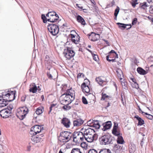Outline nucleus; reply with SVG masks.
<instances>
[{
	"label": "nucleus",
	"instance_id": "f257e3e1",
	"mask_svg": "<svg viewBox=\"0 0 153 153\" xmlns=\"http://www.w3.org/2000/svg\"><path fill=\"white\" fill-rule=\"evenodd\" d=\"M81 130H83L84 134H85V138L88 142H92L93 140H95L96 133L93 135V134L95 132V129L88 128H83Z\"/></svg>",
	"mask_w": 153,
	"mask_h": 153
},
{
	"label": "nucleus",
	"instance_id": "f03ea898",
	"mask_svg": "<svg viewBox=\"0 0 153 153\" xmlns=\"http://www.w3.org/2000/svg\"><path fill=\"white\" fill-rule=\"evenodd\" d=\"M100 144L102 145L112 144L114 141V138L108 134L101 137L99 138Z\"/></svg>",
	"mask_w": 153,
	"mask_h": 153
},
{
	"label": "nucleus",
	"instance_id": "7ed1b4c3",
	"mask_svg": "<svg viewBox=\"0 0 153 153\" xmlns=\"http://www.w3.org/2000/svg\"><path fill=\"white\" fill-rule=\"evenodd\" d=\"M7 92V93H3L2 95V97L3 98H5V97H8L9 98L11 97H13V98L12 100H7V101H5V102L0 104V107H3L6 106L8 104V101H11L15 99L16 94V91H8Z\"/></svg>",
	"mask_w": 153,
	"mask_h": 153
},
{
	"label": "nucleus",
	"instance_id": "20e7f679",
	"mask_svg": "<svg viewBox=\"0 0 153 153\" xmlns=\"http://www.w3.org/2000/svg\"><path fill=\"white\" fill-rule=\"evenodd\" d=\"M96 129H99L100 125L103 126V128L102 129L103 131L110 129L112 125L111 122L110 121H107L104 123H102L101 121L96 120Z\"/></svg>",
	"mask_w": 153,
	"mask_h": 153
},
{
	"label": "nucleus",
	"instance_id": "39448f33",
	"mask_svg": "<svg viewBox=\"0 0 153 153\" xmlns=\"http://www.w3.org/2000/svg\"><path fill=\"white\" fill-rule=\"evenodd\" d=\"M28 109L24 107L19 108L16 113V116L21 120H23L27 113Z\"/></svg>",
	"mask_w": 153,
	"mask_h": 153
},
{
	"label": "nucleus",
	"instance_id": "423d86ee",
	"mask_svg": "<svg viewBox=\"0 0 153 153\" xmlns=\"http://www.w3.org/2000/svg\"><path fill=\"white\" fill-rule=\"evenodd\" d=\"M48 31L53 36H56L59 33V26L56 24H49L48 26Z\"/></svg>",
	"mask_w": 153,
	"mask_h": 153
},
{
	"label": "nucleus",
	"instance_id": "0eeeda50",
	"mask_svg": "<svg viewBox=\"0 0 153 153\" xmlns=\"http://www.w3.org/2000/svg\"><path fill=\"white\" fill-rule=\"evenodd\" d=\"M85 134L82 132H74L73 134V141L77 142L79 141V140L82 141L85 138Z\"/></svg>",
	"mask_w": 153,
	"mask_h": 153
},
{
	"label": "nucleus",
	"instance_id": "6e6552de",
	"mask_svg": "<svg viewBox=\"0 0 153 153\" xmlns=\"http://www.w3.org/2000/svg\"><path fill=\"white\" fill-rule=\"evenodd\" d=\"M61 138L63 142H67L71 138L73 134L67 131H64L61 133Z\"/></svg>",
	"mask_w": 153,
	"mask_h": 153
},
{
	"label": "nucleus",
	"instance_id": "1a4fd4ad",
	"mask_svg": "<svg viewBox=\"0 0 153 153\" xmlns=\"http://www.w3.org/2000/svg\"><path fill=\"white\" fill-rule=\"evenodd\" d=\"M63 53L65 57L68 59H70L73 57L75 54L74 51L70 48L64 50Z\"/></svg>",
	"mask_w": 153,
	"mask_h": 153
},
{
	"label": "nucleus",
	"instance_id": "9d476101",
	"mask_svg": "<svg viewBox=\"0 0 153 153\" xmlns=\"http://www.w3.org/2000/svg\"><path fill=\"white\" fill-rule=\"evenodd\" d=\"M43 129L42 127H41V126L39 125H36L31 128L30 133L31 134L34 135L40 132Z\"/></svg>",
	"mask_w": 153,
	"mask_h": 153
},
{
	"label": "nucleus",
	"instance_id": "9b49d317",
	"mask_svg": "<svg viewBox=\"0 0 153 153\" xmlns=\"http://www.w3.org/2000/svg\"><path fill=\"white\" fill-rule=\"evenodd\" d=\"M81 87L82 91L84 93H85L87 94H85L86 96H87L88 95H91V94L89 93V92L90 91V90L89 87L88 86V85H86L85 82H84L82 84Z\"/></svg>",
	"mask_w": 153,
	"mask_h": 153
},
{
	"label": "nucleus",
	"instance_id": "f8f14e48",
	"mask_svg": "<svg viewBox=\"0 0 153 153\" xmlns=\"http://www.w3.org/2000/svg\"><path fill=\"white\" fill-rule=\"evenodd\" d=\"M61 123L66 128L70 127L71 122L70 120L66 117H64L61 120Z\"/></svg>",
	"mask_w": 153,
	"mask_h": 153
},
{
	"label": "nucleus",
	"instance_id": "ddd939ff",
	"mask_svg": "<svg viewBox=\"0 0 153 153\" xmlns=\"http://www.w3.org/2000/svg\"><path fill=\"white\" fill-rule=\"evenodd\" d=\"M75 92L74 90H72V88L68 89L65 93L62 95V97H63L65 95H68L69 97H72L75 98Z\"/></svg>",
	"mask_w": 153,
	"mask_h": 153
},
{
	"label": "nucleus",
	"instance_id": "4468645a",
	"mask_svg": "<svg viewBox=\"0 0 153 153\" xmlns=\"http://www.w3.org/2000/svg\"><path fill=\"white\" fill-rule=\"evenodd\" d=\"M10 112L7 109H3L0 111V115L4 118H6L9 117Z\"/></svg>",
	"mask_w": 153,
	"mask_h": 153
},
{
	"label": "nucleus",
	"instance_id": "2eb2a0df",
	"mask_svg": "<svg viewBox=\"0 0 153 153\" xmlns=\"http://www.w3.org/2000/svg\"><path fill=\"white\" fill-rule=\"evenodd\" d=\"M117 24L118 25L119 28L122 30H123L125 29L126 26H129L130 27L127 28V29H128L131 28V24H126L118 22L117 23Z\"/></svg>",
	"mask_w": 153,
	"mask_h": 153
},
{
	"label": "nucleus",
	"instance_id": "dca6fc26",
	"mask_svg": "<svg viewBox=\"0 0 153 153\" xmlns=\"http://www.w3.org/2000/svg\"><path fill=\"white\" fill-rule=\"evenodd\" d=\"M83 122L84 121L81 119H77L74 121V126H79L81 125Z\"/></svg>",
	"mask_w": 153,
	"mask_h": 153
},
{
	"label": "nucleus",
	"instance_id": "f3484780",
	"mask_svg": "<svg viewBox=\"0 0 153 153\" xmlns=\"http://www.w3.org/2000/svg\"><path fill=\"white\" fill-rule=\"evenodd\" d=\"M76 17L78 22L80 23L82 25H85V22L84 19L80 16L78 15Z\"/></svg>",
	"mask_w": 153,
	"mask_h": 153
},
{
	"label": "nucleus",
	"instance_id": "a211bd4d",
	"mask_svg": "<svg viewBox=\"0 0 153 153\" xmlns=\"http://www.w3.org/2000/svg\"><path fill=\"white\" fill-rule=\"evenodd\" d=\"M137 70L138 73L140 75H145L147 74V71H145V70L140 67L137 68Z\"/></svg>",
	"mask_w": 153,
	"mask_h": 153
},
{
	"label": "nucleus",
	"instance_id": "6ab92c4d",
	"mask_svg": "<svg viewBox=\"0 0 153 153\" xmlns=\"http://www.w3.org/2000/svg\"><path fill=\"white\" fill-rule=\"evenodd\" d=\"M30 87L29 89V91L33 93H36L37 90V88L36 85L33 83L30 85Z\"/></svg>",
	"mask_w": 153,
	"mask_h": 153
},
{
	"label": "nucleus",
	"instance_id": "aec40b11",
	"mask_svg": "<svg viewBox=\"0 0 153 153\" xmlns=\"http://www.w3.org/2000/svg\"><path fill=\"white\" fill-rule=\"evenodd\" d=\"M89 39L92 41H96V33L92 32L91 34H89L87 35Z\"/></svg>",
	"mask_w": 153,
	"mask_h": 153
},
{
	"label": "nucleus",
	"instance_id": "412c9836",
	"mask_svg": "<svg viewBox=\"0 0 153 153\" xmlns=\"http://www.w3.org/2000/svg\"><path fill=\"white\" fill-rule=\"evenodd\" d=\"M121 149V146L118 144H116L114 147L113 150L115 153H120Z\"/></svg>",
	"mask_w": 153,
	"mask_h": 153
},
{
	"label": "nucleus",
	"instance_id": "4be33fe9",
	"mask_svg": "<svg viewBox=\"0 0 153 153\" xmlns=\"http://www.w3.org/2000/svg\"><path fill=\"white\" fill-rule=\"evenodd\" d=\"M31 139L34 143H37L41 141V137H38L35 136H31Z\"/></svg>",
	"mask_w": 153,
	"mask_h": 153
},
{
	"label": "nucleus",
	"instance_id": "5701e85b",
	"mask_svg": "<svg viewBox=\"0 0 153 153\" xmlns=\"http://www.w3.org/2000/svg\"><path fill=\"white\" fill-rule=\"evenodd\" d=\"M134 117L138 121V125L141 126L144 123V120L138 115H136Z\"/></svg>",
	"mask_w": 153,
	"mask_h": 153
},
{
	"label": "nucleus",
	"instance_id": "b1692460",
	"mask_svg": "<svg viewBox=\"0 0 153 153\" xmlns=\"http://www.w3.org/2000/svg\"><path fill=\"white\" fill-rule=\"evenodd\" d=\"M116 71L118 77L120 78V80L122 79L123 75L122 71L120 69H118L116 70Z\"/></svg>",
	"mask_w": 153,
	"mask_h": 153
},
{
	"label": "nucleus",
	"instance_id": "393cba45",
	"mask_svg": "<svg viewBox=\"0 0 153 153\" xmlns=\"http://www.w3.org/2000/svg\"><path fill=\"white\" fill-rule=\"evenodd\" d=\"M117 142L118 144H123L125 142L124 140H123V137L122 136H118V138L117 140Z\"/></svg>",
	"mask_w": 153,
	"mask_h": 153
},
{
	"label": "nucleus",
	"instance_id": "a878e982",
	"mask_svg": "<svg viewBox=\"0 0 153 153\" xmlns=\"http://www.w3.org/2000/svg\"><path fill=\"white\" fill-rule=\"evenodd\" d=\"M121 82L123 88L126 90L127 89H128L127 83L126 80L125 79H123Z\"/></svg>",
	"mask_w": 153,
	"mask_h": 153
},
{
	"label": "nucleus",
	"instance_id": "bb28decb",
	"mask_svg": "<svg viewBox=\"0 0 153 153\" xmlns=\"http://www.w3.org/2000/svg\"><path fill=\"white\" fill-rule=\"evenodd\" d=\"M136 150V146L134 144L131 145L129 147L130 153H134Z\"/></svg>",
	"mask_w": 153,
	"mask_h": 153
},
{
	"label": "nucleus",
	"instance_id": "cd10ccee",
	"mask_svg": "<svg viewBox=\"0 0 153 153\" xmlns=\"http://www.w3.org/2000/svg\"><path fill=\"white\" fill-rule=\"evenodd\" d=\"M96 153L97 152L96 151ZM99 153H112L111 152L110 150L109 149H101Z\"/></svg>",
	"mask_w": 153,
	"mask_h": 153
},
{
	"label": "nucleus",
	"instance_id": "c85d7f7f",
	"mask_svg": "<svg viewBox=\"0 0 153 153\" xmlns=\"http://www.w3.org/2000/svg\"><path fill=\"white\" fill-rule=\"evenodd\" d=\"M96 121L95 120H90L89 121L88 123L89 124H90V126H92L95 128V129H96V124L95 123Z\"/></svg>",
	"mask_w": 153,
	"mask_h": 153
},
{
	"label": "nucleus",
	"instance_id": "c756f323",
	"mask_svg": "<svg viewBox=\"0 0 153 153\" xmlns=\"http://www.w3.org/2000/svg\"><path fill=\"white\" fill-rule=\"evenodd\" d=\"M79 37L78 36H76L75 38L71 39L72 42L76 44L79 43Z\"/></svg>",
	"mask_w": 153,
	"mask_h": 153
},
{
	"label": "nucleus",
	"instance_id": "7c9ffc66",
	"mask_svg": "<svg viewBox=\"0 0 153 153\" xmlns=\"http://www.w3.org/2000/svg\"><path fill=\"white\" fill-rule=\"evenodd\" d=\"M139 6L141 9H145L147 6V3L146 2H144L143 3H140V4Z\"/></svg>",
	"mask_w": 153,
	"mask_h": 153
},
{
	"label": "nucleus",
	"instance_id": "2f4dec72",
	"mask_svg": "<svg viewBox=\"0 0 153 153\" xmlns=\"http://www.w3.org/2000/svg\"><path fill=\"white\" fill-rule=\"evenodd\" d=\"M65 99L67 100H69L68 101L69 103H71L75 98L73 97L72 98V97H69L68 95H65Z\"/></svg>",
	"mask_w": 153,
	"mask_h": 153
},
{
	"label": "nucleus",
	"instance_id": "473e14b6",
	"mask_svg": "<svg viewBox=\"0 0 153 153\" xmlns=\"http://www.w3.org/2000/svg\"><path fill=\"white\" fill-rule=\"evenodd\" d=\"M71 153H82L79 149L73 148L71 151Z\"/></svg>",
	"mask_w": 153,
	"mask_h": 153
},
{
	"label": "nucleus",
	"instance_id": "72a5a7b5",
	"mask_svg": "<svg viewBox=\"0 0 153 153\" xmlns=\"http://www.w3.org/2000/svg\"><path fill=\"white\" fill-rule=\"evenodd\" d=\"M55 12L54 11L49 12L46 15V16L48 17H53L55 15Z\"/></svg>",
	"mask_w": 153,
	"mask_h": 153
},
{
	"label": "nucleus",
	"instance_id": "f704fd0d",
	"mask_svg": "<svg viewBox=\"0 0 153 153\" xmlns=\"http://www.w3.org/2000/svg\"><path fill=\"white\" fill-rule=\"evenodd\" d=\"M62 107L63 109L65 111H67L71 108V107L69 105V104H65Z\"/></svg>",
	"mask_w": 153,
	"mask_h": 153
},
{
	"label": "nucleus",
	"instance_id": "c9c22d12",
	"mask_svg": "<svg viewBox=\"0 0 153 153\" xmlns=\"http://www.w3.org/2000/svg\"><path fill=\"white\" fill-rule=\"evenodd\" d=\"M112 133L116 136H118L120 135V132L117 129L112 130Z\"/></svg>",
	"mask_w": 153,
	"mask_h": 153
},
{
	"label": "nucleus",
	"instance_id": "e433bc0d",
	"mask_svg": "<svg viewBox=\"0 0 153 153\" xmlns=\"http://www.w3.org/2000/svg\"><path fill=\"white\" fill-rule=\"evenodd\" d=\"M96 82H97L100 85H102L104 82V81L100 78L99 77L98 78H96Z\"/></svg>",
	"mask_w": 153,
	"mask_h": 153
},
{
	"label": "nucleus",
	"instance_id": "4c0bfd02",
	"mask_svg": "<svg viewBox=\"0 0 153 153\" xmlns=\"http://www.w3.org/2000/svg\"><path fill=\"white\" fill-rule=\"evenodd\" d=\"M69 100H67V99H66L65 98L63 100H62L61 101L62 103H63V105H65V104H69L71 103H69Z\"/></svg>",
	"mask_w": 153,
	"mask_h": 153
},
{
	"label": "nucleus",
	"instance_id": "58836bf2",
	"mask_svg": "<svg viewBox=\"0 0 153 153\" xmlns=\"http://www.w3.org/2000/svg\"><path fill=\"white\" fill-rule=\"evenodd\" d=\"M41 18L42 19L44 23H45L47 22V18L44 14H43L42 15Z\"/></svg>",
	"mask_w": 153,
	"mask_h": 153
},
{
	"label": "nucleus",
	"instance_id": "ea45409f",
	"mask_svg": "<svg viewBox=\"0 0 153 153\" xmlns=\"http://www.w3.org/2000/svg\"><path fill=\"white\" fill-rule=\"evenodd\" d=\"M120 8L118 7H117V8L115 10L114 13V15L115 16L117 17V16L119 13Z\"/></svg>",
	"mask_w": 153,
	"mask_h": 153
},
{
	"label": "nucleus",
	"instance_id": "a19ab883",
	"mask_svg": "<svg viewBox=\"0 0 153 153\" xmlns=\"http://www.w3.org/2000/svg\"><path fill=\"white\" fill-rule=\"evenodd\" d=\"M42 112V109L38 108L37 109L36 113L38 115H39L41 114Z\"/></svg>",
	"mask_w": 153,
	"mask_h": 153
},
{
	"label": "nucleus",
	"instance_id": "79ce46f5",
	"mask_svg": "<svg viewBox=\"0 0 153 153\" xmlns=\"http://www.w3.org/2000/svg\"><path fill=\"white\" fill-rule=\"evenodd\" d=\"M82 102L85 104H88V102L87 100L85 98V97H83L82 98Z\"/></svg>",
	"mask_w": 153,
	"mask_h": 153
},
{
	"label": "nucleus",
	"instance_id": "37998d69",
	"mask_svg": "<svg viewBox=\"0 0 153 153\" xmlns=\"http://www.w3.org/2000/svg\"><path fill=\"white\" fill-rule=\"evenodd\" d=\"M137 0H135L133 1V2L131 4L132 5V6L133 7H135L136 6V5L137 4H138V3L137 2Z\"/></svg>",
	"mask_w": 153,
	"mask_h": 153
},
{
	"label": "nucleus",
	"instance_id": "c03bdc74",
	"mask_svg": "<svg viewBox=\"0 0 153 153\" xmlns=\"http://www.w3.org/2000/svg\"><path fill=\"white\" fill-rule=\"evenodd\" d=\"M137 18H134L132 21V25L136 24L137 22Z\"/></svg>",
	"mask_w": 153,
	"mask_h": 153
},
{
	"label": "nucleus",
	"instance_id": "a18cd8bd",
	"mask_svg": "<svg viewBox=\"0 0 153 153\" xmlns=\"http://www.w3.org/2000/svg\"><path fill=\"white\" fill-rule=\"evenodd\" d=\"M132 86L133 88H135L136 89H137L139 88L138 84L137 82L134 83Z\"/></svg>",
	"mask_w": 153,
	"mask_h": 153
},
{
	"label": "nucleus",
	"instance_id": "49530a36",
	"mask_svg": "<svg viewBox=\"0 0 153 153\" xmlns=\"http://www.w3.org/2000/svg\"><path fill=\"white\" fill-rule=\"evenodd\" d=\"M81 146L82 148H85L87 147V146L85 143H82L81 144Z\"/></svg>",
	"mask_w": 153,
	"mask_h": 153
},
{
	"label": "nucleus",
	"instance_id": "de8ad7c7",
	"mask_svg": "<svg viewBox=\"0 0 153 153\" xmlns=\"http://www.w3.org/2000/svg\"><path fill=\"white\" fill-rule=\"evenodd\" d=\"M149 12L150 13L153 14V6H151L149 8Z\"/></svg>",
	"mask_w": 153,
	"mask_h": 153
},
{
	"label": "nucleus",
	"instance_id": "09e8293b",
	"mask_svg": "<svg viewBox=\"0 0 153 153\" xmlns=\"http://www.w3.org/2000/svg\"><path fill=\"white\" fill-rule=\"evenodd\" d=\"M55 106V105L54 104H52L51 105V106L49 108V111L48 112V114H50L52 110V108Z\"/></svg>",
	"mask_w": 153,
	"mask_h": 153
},
{
	"label": "nucleus",
	"instance_id": "8fccbe9b",
	"mask_svg": "<svg viewBox=\"0 0 153 153\" xmlns=\"http://www.w3.org/2000/svg\"><path fill=\"white\" fill-rule=\"evenodd\" d=\"M147 118L148 119L152 120L153 119V116L150 114H149L148 116H146Z\"/></svg>",
	"mask_w": 153,
	"mask_h": 153
},
{
	"label": "nucleus",
	"instance_id": "3c124183",
	"mask_svg": "<svg viewBox=\"0 0 153 153\" xmlns=\"http://www.w3.org/2000/svg\"><path fill=\"white\" fill-rule=\"evenodd\" d=\"M7 107V110L8 111H10L12 110L13 109V105H10L8 106Z\"/></svg>",
	"mask_w": 153,
	"mask_h": 153
},
{
	"label": "nucleus",
	"instance_id": "603ef678",
	"mask_svg": "<svg viewBox=\"0 0 153 153\" xmlns=\"http://www.w3.org/2000/svg\"><path fill=\"white\" fill-rule=\"evenodd\" d=\"M108 97V95H107L105 94L102 95L101 100H104L106 98H107Z\"/></svg>",
	"mask_w": 153,
	"mask_h": 153
},
{
	"label": "nucleus",
	"instance_id": "864d4df0",
	"mask_svg": "<svg viewBox=\"0 0 153 153\" xmlns=\"http://www.w3.org/2000/svg\"><path fill=\"white\" fill-rule=\"evenodd\" d=\"M88 153H96V150L94 149H90L89 150Z\"/></svg>",
	"mask_w": 153,
	"mask_h": 153
},
{
	"label": "nucleus",
	"instance_id": "5fc2aeb1",
	"mask_svg": "<svg viewBox=\"0 0 153 153\" xmlns=\"http://www.w3.org/2000/svg\"><path fill=\"white\" fill-rule=\"evenodd\" d=\"M51 18L53 19V23L57 22V19H56V18H55V17H51Z\"/></svg>",
	"mask_w": 153,
	"mask_h": 153
},
{
	"label": "nucleus",
	"instance_id": "6e6d98bb",
	"mask_svg": "<svg viewBox=\"0 0 153 153\" xmlns=\"http://www.w3.org/2000/svg\"><path fill=\"white\" fill-rule=\"evenodd\" d=\"M84 76V75L82 73H79L77 77L78 78H80L81 77H83Z\"/></svg>",
	"mask_w": 153,
	"mask_h": 153
},
{
	"label": "nucleus",
	"instance_id": "4d7b16f0",
	"mask_svg": "<svg viewBox=\"0 0 153 153\" xmlns=\"http://www.w3.org/2000/svg\"><path fill=\"white\" fill-rule=\"evenodd\" d=\"M47 76L49 79H52V76L49 73H47Z\"/></svg>",
	"mask_w": 153,
	"mask_h": 153
},
{
	"label": "nucleus",
	"instance_id": "13d9d810",
	"mask_svg": "<svg viewBox=\"0 0 153 153\" xmlns=\"http://www.w3.org/2000/svg\"><path fill=\"white\" fill-rule=\"evenodd\" d=\"M132 82L134 83H135V82H137L136 80V79L134 77H131L130 78Z\"/></svg>",
	"mask_w": 153,
	"mask_h": 153
},
{
	"label": "nucleus",
	"instance_id": "bf43d9fd",
	"mask_svg": "<svg viewBox=\"0 0 153 153\" xmlns=\"http://www.w3.org/2000/svg\"><path fill=\"white\" fill-rule=\"evenodd\" d=\"M7 101V100H5L4 99H0V104L2 103L5 101Z\"/></svg>",
	"mask_w": 153,
	"mask_h": 153
},
{
	"label": "nucleus",
	"instance_id": "052dcab7",
	"mask_svg": "<svg viewBox=\"0 0 153 153\" xmlns=\"http://www.w3.org/2000/svg\"><path fill=\"white\" fill-rule=\"evenodd\" d=\"M49 19H48L47 21L48 22H53V19H51V17H49Z\"/></svg>",
	"mask_w": 153,
	"mask_h": 153
},
{
	"label": "nucleus",
	"instance_id": "680f3d73",
	"mask_svg": "<svg viewBox=\"0 0 153 153\" xmlns=\"http://www.w3.org/2000/svg\"><path fill=\"white\" fill-rule=\"evenodd\" d=\"M53 17H55V18H56V19H57V21L58 20V19L59 18V16L58 15V14H56L55 12V15H54Z\"/></svg>",
	"mask_w": 153,
	"mask_h": 153
},
{
	"label": "nucleus",
	"instance_id": "e2e57ef3",
	"mask_svg": "<svg viewBox=\"0 0 153 153\" xmlns=\"http://www.w3.org/2000/svg\"><path fill=\"white\" fill-rule=\"evenodd\" d=\"M121 101H122V103L124 105V103H125V100H123V95H122V94L121 95Z\"/></svg>",
	"mask_w": 153,
	"mask_h": 153
},
{
	"label": "nucleus",
	"instance_id": "0e129e2a",
	"mask_svg": "<svg viewBox=\"0 0 153 153\" xmlns=\"http://www.w3.org/2000/svg\"><path fill=\"white\" fill-rule=\"evenodd\" d=\"M114 53L115 54H116V52L114 50H111L110 52L108 53V54H109L111 53Z\"/></svg>",
	"mask_w": 153,
	"mask_h": 153
},
{
	"label": "nucleus",
	"instance_id": "69168bd1",
	"mask_svg": "<svg viewBox=\"0 0 153 153\" xmlns=\"http://www.w3.org/2000/svg\"><path fill=\"white\" fill-rule=\"evenodd\" d=\"M103 40L106 43L107 45H108V46H109L110 45H109V42H108V41L107 40H106L105 39H103Z\"/></svg>",
	"mask_w": 153,
	"mask_h": 153
},
{
	"label": "nucleus",
	"instance_id": "338daca9",
	"mask_svg": "<svg viewBox=\"0 0 153 153\" xmlns=\"http://www.w3.org/2000/svg\"><path fill=\"white\" fill-rule=\"evenodd\" d=\"M80 5L79 4H76V6H77L78 8H79L82 9L83 8V7L82 6H79Z\"/></svg>",
	"mask_w": 153,
	"mask_h": 153
},
{
	"label": "nucleus",
	"instance_id": "774afa93",
	"mask_svg": "<svg viewBox=\"0 0 153 153\" xmlns=\"http://www.w3.org/2000/svg\"><path fill=\"white\" fill-rule=\"evenodd\" d=\"M118 126H114L113 129L112 130L117 129Z\"/></svg>",
	"mask_w": 153,
	"mask_h": 153
}]
</instances>
